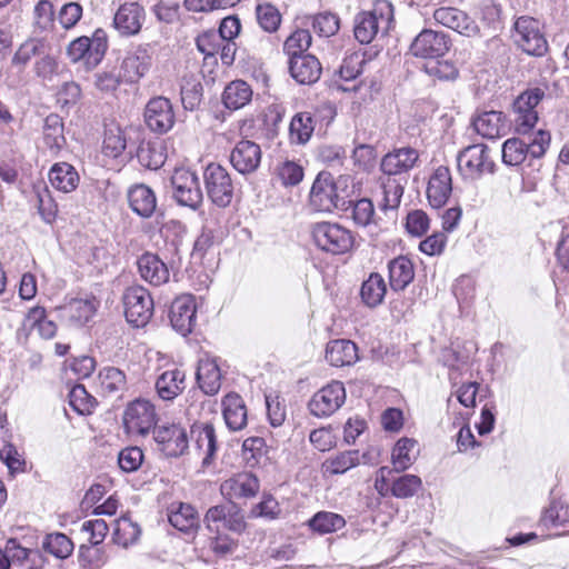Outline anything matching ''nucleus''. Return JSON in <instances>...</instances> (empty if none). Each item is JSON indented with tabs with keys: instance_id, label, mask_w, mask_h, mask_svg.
Returning <instances> with one entry per match:
<instances>
[{
	"instance_id": "nucleus-32",
	"label": "nucleus",
	"mask_w": 569,
	"mask_h": 569,
	"mask_svg": "<svg viewBox=\"0 0 569 569\" xmlns=\"http://www.w3.org/2000/svg\"><path fill=\"white\" fill-rule=\"evenodd\" d=\"M326 359L335 367L353 365L358 360L357 346L346 339L332 340L327 345Z\"/></svg>"
},
{
	"instance_id": "nucleus-42",
	"label": "nucleus",
	"mask_w": 569,
	"mask_h": 569,
	"mask_svg": "<svg viewBox=\"0 0 569 569\" xmlns=\"http://www.w3.org/2000/svg\"><path fill=\"white\" fill-rule=\"evenodd\" d=\"M386 292L385 279L381 274L373 272L363 281L360 296L366 306L375 308L383 301Z\"/></svg>"
},
{
	"instance_id": "nucleus-34",
	"label": "nucleus",
	"mask_w": 569,
	"mask_h": 569,
	"mask_svg": "<svg viewBox=\"0 0 569 569\" xmlns=\"http://www.w3.org/2000/svg\"><path fill=\"white\" fill-rule=\"evenodd\" d=\"M128 201L132 211L142 218H150L157 208V199L153 191L144 184H137L130 188Z\"/></svg>"
},
{
	"instance_id": "nucleus-33",
	"label": "nucleus",
	"mask_w": 569,
	"mask_h": 569,
	"mask_svg": "<svg viewBox=\"0 0 569 569\" xmlns=\"http://www.w3.org/2000/svg\"><path fill=\"white\" fill-rule=\"evenodd\" d=\"M389 283L392 290H405L415 278V267L412 261L405 257L399 256L388 263Z\"/></svg>"
},
{
	"instance_id": "nucleus-25",
	"label": "nucleus",
	"mask_w": 569,
	"mask_h": 569,
	"mask_svg": "<svg viewBox=\"0 0 569 569\" xmlns=\"http://www.w3.org/2000/svg\"><path fill=\"white\" fill-rule=\"evenodd\" d=\"M222 415L231 431L242 430L248 422V411L241 396L236 392L226 395L222 399Z\"/></svg>"
},
{
	"instance_id": "nucleus-22",
	"label": "nucleus",
	"mask_w": 569,
	"mask_h": 569,
	"mask_svg": "<svg viewBox=\"0 0 569 569\" xmlns=\"http://www.w3.org/2000/svg\"><path fill=\"white\" fill-rule=\"evenodd\" d=\"M220 491L228 501L240 498H251L259 491V480L250 472H240L224 480Z\"/></svg>"
},
{
	"instance_id": "nucleus-37",
	"label": "nucleus",
	"mask_w": 569,
	"mask_h": 569,
	"mask_svg": "<svg viewBox=\"0 0 569 569\" xmlns=\"http://www.w3.org/2000/svg\"><path fill=\"white\" fill-rule=\"evenodd\" d=\"M49 181L56 190L68 193L78 187L79 174L71 164L58 162L49 171Z\"/></svg>"
},
{
	"instance_id": "nucleus-8",
	"label": "nucleus",
	"mask_w": 569,
	"mask_h": 569,
	"mask_svg": "<svg viewBox=\"0 0 569 569\" xmlns=\"http://www.w3.org/2000/svg\"><path fill=\"white\" fill-rule=\"evenodd\" d=\"M203 180L209 199L218 207L229 206L233 197V183L226 168L209 163L203 172Z\"/></svg>"
},
{
	"instance_id": "nucleus-55",
	"label": "nucleus",
	"mask_w": 569,
	"mask_h": 569,
	"mask_svg": "<svg viewBox=\"0 0 569 569\" xmlns=\"http://www.w3.org/2000/svg\"><path fill=\"white\" fill-rule=\"evenodd\" d=\"M276 177L284 187L297 186L303 179V168L295 161L286 160L276 167Z\"/></svg>"
},
{
	"instance_id": "nucleus-61",
	"label": "nucleus",
	"mask_w": 569,
	"mask_h": 569,
	"mask_svg": "<svg viewBox=\"0 0 569 569\" xmlns=\"http://www.w3.org/2000/svg\"><path fill=\"white\" fill-rule=\"evenodd\" d=\"M69 403L81 415L90 413L96 405V399L88 393L82 385H76L69 392Z\"/></svg>"
},
{
	"instance_id": "nucleus-36",
	"label": "nucleus",
	"mask_w": 569,
	"mask_h": 569,
	"mask_svg": "<svg viewBox=\"0 0 569 569\" xmlns=\"http://www.w3.org/2000/svg\"><path fill=\"white\" fill-rule=\"evenodd\" d=\"M350 217L353 222L369 230L371 236H378L380 227L375 218V207L370 199L363 198L356 202L350 201Z\"/></svg>"
},
{
	"instance_id": "nucleus-63",
	"label": "nucleus",
	"mask_w": 569,
	"mask_h": 569,
	"mask_svg": "<svg viewBox=\"0 0 569 569\" xmlns=\"http://www.w3.org/2000/svg\"><path fill=\"white\" fill-rule=\"evenodd\" d=\"M143 452L139 447H127L118 455V463L122 471L134 472L143 462Z\"/></svg>"
},
{
	"instance_id": "nucleus-52",
	"label": "nucleus",
	"mask_w": 569,
	"mask_h": 569,
	"mask_svg": "<svg viewBox=\"0 0 569 569\" xmlns=\"http://www.w3.org/2000/svg\"><path fill=\"white\" fill-rule=\"evenodd\" d=\"M311 44V34L306 29H298L292 32L283 44V51L288 56L289 60L295 57L305 56V51Z\"/></svg>"
},
{
	"instance_id": "nucleus-44",
	"label": "nucleus",
	"mask_w": 569,
	"mask_h": 569,
	"mask_svg": "<svg viewBox=\"0 0 569 569\" xmlns=\"http://www.w3.org/2000/svg\"><path fill=\"white\" fill-rule=\"evenodd\" d=\"M126 375L116 367H106L98 375V386L104 395L124 390Z\"/></svg>"
},
{
	"instance_id": "nucleus-29",
	"label": "nucleus",
	"mask_w": 569,
	"mask_h": 569,
	"mask_svg": "<svg viewBox=\"0 0 569 569\" xmlns=\"http://www.w3.org/2000/svg\"><path fill=\"white\" fill-rule=\"evenodd\" d=\"M186 389V372L179 368L163 371L156 381V390L162 400H173Z\"/></svg>"
},
{
	"instance_id": "nucleus-26",
	"label": "nucleus",
	"mask_w": 569,
	"mask_h": 569,
	"mask_svg": "<svg viewBox=\"0 0 569 569\" xmlns=\"http://www.w3.org/2000/svg\"><path fill=\"white\" fill-rule=\"evenodd\" d=\"M138 270L141 278L152 286L168 282L170 272L167 264L153 253H144L138 259Z\"/></svg>"
},
{
	"instance_id": "nucleus-19",
	"label": "nucleus",
	"mask_w": 569,
	"mask_h": 569,
	"mask_svg": "<svg viewBox=\"0 0 569 569\" xmlns=\"http://www.w3.org/2000/svg\"><path fill=\"white\" fill-rule=\"evenodd\" d=\"M146 18L144 9L137 2L121 4L114 13L113 27L122 37L140 32Z\"/></svg>"
},
{
	"instance_id": "nucleus-56",
	"label": "nucleus",
	"mask_w": 569,
	"mask_h": 569,
	"mask_svg": "<svg viewBox=\"0 0 569 569\" xmlns=\"http://www.w3.org/2000/svg\"><path fill=\"white\" fill-rule=\"evenodd\" d=\"M313 119L310 113L296 114L290 122V134L299 143L307 142L313 132Z\"/></svg>"
},
{
	"instance_id": "nucleus-53",
	"label": "nucleus",
	"mask_w": 569,
	"mask_h": 569,
	"mask_svg": "<svg viewBox=\"0 0 569 569\" xmlns=\"http://www.w3.org/2000/svg\"><path fill=\"white\" fill-rule=\"evenodd\" d=\"M43 138L52 150H59L64 144L63 124L58 116H49L44 121Z\"/></svg>"
},
{
	"instance_id": "nucleus-50",
	"label": "nucleus",
	"mask_w": 569,
	"mask_h": 569,
	"mask_svg": "<svg viewBox=\"0 0 569 569\" xmlns=\"http://www.w3.org/2000/svg\"><path fill=\"white\" fill-rule=\"evenodd\" d=\"M196 446L204 455L202 463L209 465L217 451V438L213 426L206 425L198 430Z\"/></svg>"
},
{
	"instance_id": "nucleus-15",
	"label": "nucleus",
	"mask_w": 569,
	"mask_h": 569,
	"mask_svg": "<svg viewBox=\"0 0 569 569\" xmlns=\"http://www.w3.org/2000/svg\"><path fill=\"white\" fill-rule=\"evenodd\" d=\"M449 48L450 41L447 34L425 29L413 39L410 52L418 58L437 59L445 56Z\"/></svg>"
},
{
	"instance_id": "nucleus-41",
	"label": "nucleus",
	"mask_w": 569,
	"mask_h": 569,
	"mask_svg": "<svg viewBox=\"0 0 569 569\" xmlns=\"http://www.w3.org/2000/svg\"><path fill=\"white\" fill-rule=\"evenodd\" d=\"M360 463L358 450H347L327 458L322 463L325 475H342Z\"/></svg>"
},
{
	"instance_id": "nucleus-10",
	"label": "nucleus",
	"mask_w": 569,
	"mask_h": 569,
	"mask_svg": "<svg viewBox=\"0 0 569 569\" xmlns=\"http://www.w3.org/2000/svg\"><path fill=\"white\" fill-rule=\"evenodd\" d=\"M172 194L181 206L198 208L202 201V191L196 172L188 169H176L171 177Z\"/></svg>"
},
{
	"instance_id": "nucleus-31",
	"label": "nucleus",
	"mask_w": 569,
	"mask_h": 569,
	"mask_svg": "<svg viewBox=\"0 0 569 569\" xmlns=\"http://www.w3.org/2000/svg\"><path fill=\"white\" fill-rule=\"evenodd\" d=\"M475 130L487 139H497L506 133V119L500 111H483L473 119Z\"/></svg>"
},
{
	"instance_id": "nucleus-43",
	"label": "nucleus",
	"mask_w": 569,
	"mask_h": 569,
	"mask_svg": "<svg viewBox=\"0 0 569 569\" xmlns=\"http://www.w3.org/2000/svg\"><path fill=\"white\" fill-rule=\"evenodd\" d=\"M417 441L410 438L399 439L391 453L393 470L397 472L408 469L416 460Z\"/></svg>"
},
{
	"instance_id": "nucleus-45",
	"label": "nucleus",
	"mask_w": 569,
	"mask_h": 569,
	"mask_svg": "<svg viewBox=\"0 0 569 569\" xmlns=\"http://www.w3.org/2000/svg\"><path fill=\"white\" fill-rule=\"evenodd\" d=\"M46 51V43L42 39H28L14 52L11 63L19 70H23L30 60Z\"/></svg>"
},
{
	"instance_id": "nucleus-57",
	"label": "nucleus",
	"mask_w": 569,
	"mask_h": 569,
	"mask_svg": "<svg viewBox=\"0 0 569 569\" xmlns=\"http://www.w3.org/2000/svg\"><path fill=\"white\" fill-rule=\"evenodd\" d=\"M259 26L267 32H274L281 22L279 10L270 4H259L256 9Z\"/></svg>"
},
{
	"instance_id": "nucleus-59",
	"label": "nucleus",
	"mask_w": 569,
	"mask_h": 569,
	"mask_svg": "<svg viewBox=\"0 0 569 569\" xmlns=\"http://www.w3.org/2000/svg\"><path fill=\"white\" fill-rule=\"evenodd\" d=\"M53 6L48 0H40L34 7V32L43 33L53 27Z\"/></svg>"
},
{
	"instance_id": "nucleus-18",
	"label": "nucleus",
	"mask_w": 569,
	"mask_h": 569,
	"mask_svg": "<svg viewBox=\"0 0 569 569\" xmlns=\"http://www.w3.org/2000/svg\"><path fill=\"white\" fill-rule=\"evenodd\" d=\"M144 120L154 132H167L174 123V113L169 99L164 97L152 98L146 106Z\"/></svg>"
},
{
	"instance_id": "nucleus-49",
	"label": "nucleus",
	"mask_w": 569,
	"mask_h": 569,
	"mask_svg": "<svg viewBox=\"0 0 569 569\" xmlns=\"http://www.w3.org/2000/svg\"><path fill=\"white\" fill-rule=\"evenodd\" d=\"M127 139L118 126L108 127L104 131L102 151L107 157L118 158L124 151Z\"/></svg>"
},
{
	"instance_id": "nucleus-51",
	"label": "nucleus",
	"mask_w": 569,
	"mask_h": 569,
	"mask_svg": "<svg viewBox=\"0 0 569 569\" xmlns=\"http://www.w3.org/2000/svg\"><path fill=\"white\" fill-rule=\"evenodd\" d=\"M402 179L388 177L382 182V199L380 201V208L382 210L396 209L403 194Z\"/></svg>"
},
{
	"instance_id": "nucleus-46",
	"label": "nucleus",
	"mask_w": 569,
	"mask_h": 569,
	"mask_svg": "<svg viewBox=\"0 0 569 569\" xmlns=\"http://www.w3.org/2000/svg\"><path fill=\"white\" fill-rule=\"evenodd\" d=\"M137 158L141 166L152 170L164 163L162 147L158 142L142 141L138 147Z\"/></svg>"
},
{
	"instance_id": "nucleus-27",
	"label": "nucleus",
	"mask_w": 569,
	"mask_h": 569,
	"mask_svg": "<svg viewBox=\"0 0 569 569\" xmlns=\"http://www.w3.org/2000/svg\"><path fill=\"white\" fill-rule=\"evenodd\" d=\"M321 70L319 60L312 54L295 57L289 60L290 74L301 84L316 82L320 78Z\"/></svg>"
},
{
	"instance_id": "nucleus-58",
	"label": "nucleus",
	"mask_w": 569,
	"mask_h": 569,
	"mask_svg": "<svg viewBox=\"0 0 569 569\" xmlns=\"http://www.w3.org/2000/svg\"><path fill=\"white\" fill-rule=\"evenodd\" d=\"M108 531L109 527L103 519H91L81 525V533L91 546L102 543Z\"/></svg>"
},
{
	"instance_id": "nucleus-60",
	"label": "nucleus",
	"mask_w": 569,
	"mask_h": 569,
	"mask_svg": "<svg viewBox=\"0 0 569 569\" xmlns=\"http://www.w3.org/2000/svg\"><path fill=\"white\" fill-rule=\"evenodd\" d=\"M107 561L104 551L97 546L81 545L79 549V565L81 569H100Z\"/></svg>"
},
{
	"instance_id": "nucleus-13",
	"label": "nucleus",
	"mask_w": 569,
	"mask_h": 569,
	"mask_svg": "<svg viewBox=\"0 0 569 569\" xmlns=\"http://www.w3.org/2000/svg\"><path fill=\"white\" fill-rule=\"evenodd\" d=\"M545 97V90L535 87L522 92L513 103L516 113V129L519 133H528L538 121V113L535 108Z\"/></svg>"
},
{
	"instance_id": "nucleus-24",
	"label": "nucleus",
	"mask_w": 569,
	"mask_h": 569,
	"mask_svg": "<svg viewBox=\"0 0 569 569\" xmlns=\"http://www.w3.org/2000/svg\"><path fill=\"white\" fill-rule=\"evenodd\" d=\"M419 159V153L413 148H400L387 153L381 161V170L388 177L396 178L411 170Z\"/></svg>"
},
{
	"instance_id": "nucleus-62",
	"label": "nucleus",
	"mask_w": 569,
	"mask_h": 569,
	"mask_svg": "<svg viewBox=\"0 0 569 569\" xmlns=\"http://www.w3.org/2000/svg\"><path fill=\"white\" fill-rule=\"evenodd\" d=\"M313 31L321 37H331L336 34L340 28L338 16L331 12H323L311 18Z\"/></svg>"
},
{
	"instance_id": "nucleus-9",
	"label": "nucleus",
	"mask_w": 569,
	"mask_h": 569,
	"mask_svg": "<svg viewBox=\"0 0 569 569\" xmlns=\"http://www.w3.org/2000/svg\"><path fill=\"white\" fill-rule=\"evenodd\" d=\"M154 406L144 399L130 402L123 413V426L129 435L146 436L156 428Z\"/></svg>"
},
{
	"instance_id": "nucleus-21",
	"label": "nucleus",
	"mask_w": 569,
	"mask_h": 569,
	"mask_svg": "<svg viewBox=\"0 0 569 569\" xmlns=\"http://www.w3.org/2000/svg\"><path fill=\"white\" fill-rule=\"evenodd\" d=\"M452 191V180L449 168L439 166L430 176L427 187V198L432 208L443 207Z\"/></svg>"
},
{
	"instance_id": "nucleus-17",
	"label": "nucleus",
	"mask_w": 569,
	"mask_h": 569,
	"mask_svg": "<svg viewBox=\"0 0 569 569\" xmlns=\"http://www.w3.org/2000/svg\"><path fill=\"white\" fill-rule=\"evenodd\" d=\"M196 300L191 295L177 297L171 303L169 318L172 328L181 336L190 333L196 325Z\"/></svg>"
},
{
	"instance_id": "nucleus-40",
	"label": "nucleus",
	"mask_w": 569,
	"mask_h": 569,
	"mask_svg": "<svg viewBox=\"0 0 569 569\" xmlns=\"http://www.w3.org/2000/svg\"><path fill=\"white\" fill-rule=\"evenodd\" d=\"M345 526L346 519L341 515L331 511H318L308 520L310 530L320 536L337 532Z\"/></svg>"
},
{
	"instance_id": "nucleus-5",
	"label": "nucleus",
	"mask_w": 569,
	"mask_h": 569,
	"mask_svg": "<svg viewBox=\"0 0 569 569\" xmlns=\"http://www.w3.org/2000/svg\"><path fill=\"white\" fill-rule=\"evenodd\" d=\"M512 39L516 46L529 56L541 57L548 50L540 22L528 16H521L516 20Z\"/></svg>"
},
{
	"instance_id": "nucleus-64",
	"label": "nucleus",
	"mask_w": 569,
	"mask_h": 569,
	"mask_svg": "<svg viewBox=\"0 0 569 569\" xmlns=\"http://www.w3.org/2000/svg\"><path fill=\"white\" fill-rule=\"evenodd\" d=\"M89 67H96L102 60L107 49L108 40L103 30L98 29L92 38H89Z\"/></svg>"
},
{
	"instance_id": "nucleus-47",
	"label": "nucleus",
	"mask_w": 569,
	"mask_h": 569,
	"mask_svg": "<svg viewBox=\"0 0 569 569\" xmlns=\"http://www.w3.org/2000/svg\"><path fill=\"white\" fill-rule=\"evenodd\" d=\"M140 533L141 530L139 526L129 517L122 516L116 520L113 538L118 545L128 547L138 540Z\"/></svg>"
},
{
	"instance_id": "nucleus-2",
	"label": "nucleus",
	"mask_w": 569,
	"mask_h": 569,
	"mask_svg": "<svg viewBox=\"0 0 569 569\" xmlns=\"http://www.w3.org/2000/svg\"><path fill=\"white\" fill-rule=\"evenodd\" d=\"M550 133L538 130L535 136L528 139L511 138L502 144V161L508 166H518L528 157L540 158L550 144Z\"/></svg>"
},
{
	"instance_id": "nucleus-28",
	"label": "nucleus",
	"mask_w": 569,
	"mask_h": 569,
	"mask_svg": "<svg viewBox=\"0 0 569 569\" xmlns=\"http://www.w3.org/2000/svg\"><path fill=\"white\" fill-rule=\"evenodd\" d=\"M199 388L208 396H214L221 388V371L216 359L201 358L197 369Z\"/></svg>"
},
{
	"instance_id": "nucleus-30",
	"label": "nucleus",
	"mask_w": 569,
	"mask_h": 569,
	"mask_svg": "<svg viewBox=\"0 0 569 569\" xmlns=\"http://www.w3.org/2000/svg\"><path fill=\"white\" fill-rule=\"evenodd\" d=\"M168 520L172 527L184 533H193L199 527L198 512L189 503H172Z\"/></svg>"
},
{
	"instance_id": "nucleus-48",
	"label": "nucleus",
	"mask_w": 569,
	"mask_h": 569,
	"mask_svg": "<svg viewBox=\"0 0 569 569\" xmlns=\"http://www.w3.org/2000/svg\"><path fill=\"white\" fill-rule=\"evenodd\" d=\"M42 548L58 559H66L73 551V542L64 533L54 532L46 536Z\"/></svg>"
},
{
	"instance_id": "nucleus-39",
	"label": "nucleus",
	"mask_w": 569,
	"mask_h": 569,
	"mask_svg": "<svg viewBox=\"0 0 569 569\" xmlns=\"http://www.w3.org/2000/svg\"><path fill=\"white\" fill-rule=\"evenodd\" d=\"M252 99V89L243 80L231 81L223 90L222 101L227 109L238 110Z\"/></svg>"
},
{
	"instance_id": "nucleus-38",
	"label": "nucleus",
	"mask_w": 569,
	"mask_h": 569,
	"mask_svg": "<svg viewBox=\"0 0 569 569\" xmlns=\"http://www.w3.org/2000/svg\"><path fill=\"white\" fill-rule=\"evenodd\" d=\"M98 301L90 299H73L62 307V316L74 325L87 323L96 313Z\"/></svg>"
},
{
	"instance_id": "nucleus-4",
	"label": "nucleus",
	"mask_w": 569,
	"mask_h": 569,
	"mask_svg": "<svg viewBox=\"0 0 569 569\" xmlns=\"http://www.w3.org/2000/svg\"><path fill=\"white\" fill-rule=\"evenodd\" d=\"M458 171L465 180L475 181L495 171V162L483 143L462 149L457 157Z\"/></svg>"
},
{
	"instance_id": "nucleus-12",
	"label": "nucleus",
	"mask_w": 569,
	"mask_h": 569,
	"mask_svg": "<svg viewBox=\"0 0 569 569\" xmlns=\"http://www.w3.org/2000/svg\"><path fill=\"white\" fill-rule=\"evenodd\" d=\"M310 206L319 212H332L346 204L337 192V186L329 173H320L315 180L310 197Z\"/></svg>"
},
{
	"instance_id": "nucleus-54",
	"label": "nucleus",
	"mask_w": 569,
	"mask_h": 569,
	"mask_svg": "<svg viewBox=\"0 0 569 569\" xmlns=\"http://www.w3.org/2000/svg\"><path fill=\"white\" fill-rule=\"evenodd\" d=\"M422 481L416 475H403L392 481L391 495L396 498L406 499L413 497L421 488Z\"/></svg>"
},
{
	"instance_id": "nucleus-35",
	"label": "nucleus",
	"mask_w": 569,
	"mask_h": 569,
	"mask_svg": "<svg viewBox=\"0 0 569 569\" xmlns=\"http://www.w3.org/2000/svg\"><path fill=\"white\" fill-rule=\"evenodd\" d=\"M542 525L555 530L556 536L569 533V506L562 501H552L541 517Z\"/></svg>"
},
{
	"instance_id": "nucleus-1",
	"label": "nucleus",
	"mask_w": 569,
	"mask_h": 569,
	"mask_svg": "<svg viewBox=\"0 0 569 569\" xmlns=\"http://www.w3.org/2000/svg\"><path fill=\"white\" fill-rule=\"evenodd\" d=\"M393 23V6L389 0H376L370 10L355 17V38L362 44L372 42L379 34H386Z\"/></svg>"
},
{
	"instance_id": "nucleus-7",
	"label": "nucleus",
	"mask_w": 569,
	"mask_h": 569,
	"mask_svg": "<svg viewBox=\"0 0 569 569\" xmlns=\"http://www.w3.org/2000/svg\"><path fill=\"white\" fill-rule=\"evenodd\" d=\"M204 523L209 532L229 530L240 533L246 529L244 516L232 501L209 508L204 516Z\"/></svg>"
},
{
	"instance_id": "nucleus-6",
	"label": "nucleus",
	"mask_w": 569,
	"mask_h": 569,
	"mask_svg": "<svg viewBox=\"0 0 569 569\" xmlns=\"http://www.w3.org/2000/svg\"><path fill=\"white\" fill-rule=\"evenodd\" d=\"M124 316L133 327H144L153 315V299L142 286L127 288L122 296Z\"/></svg>"
},
{
	"instance_id": "nucleus-20",
	"label": "nucleus",
	"mask_w": 569,
	"mask_h": 569,
	"mask_svg": "<svg viewBox=\"0 0 569 569\" xmlns=\"http://www.w3.org/2000/svg\"><path fill=\"white\" fill-rule=\"evenodd\" d=\"M433 19L439 24L452 29L460 34L471 37L478 33V26L466 12L453 7H441L433 11Z\"/></svg>"
},
{
	"instance_id": "nucleus-14",
	"label": "nucleus",
	"mask_w": 569,
	"mask_h": 569,
	"mask_svg": "<svg viewBox=\"0 0 569 569\" xmlns=\"http://www.w3.org/2000/svg\"><path fill=\"white\" fill-rule=\"evenodd\" d=\"M153 440L166 457L182 456L189 447L186 429L176 423L153 428Z\"/></svg>"
},
{
	"instance_id": "nucleus-23",
	"label": "nucleus",
	"mask_w": 569,
	"mask_h": 569,
	"mask_svg": "<svg viewBox=\"0 0 569 569\" xmlns=\"http://www.w3.org/2000/svg\"><path fill=\"white\" fill-rule=\"evenodd\" d=\"M230 161L233 168L242 174L256 171L261 161L259 144L250 140L239 141L231 151Z\"/></svg>"
},
{
	"instance_id": "nucleus-3",
	"label": "nucleus",
	"mask_w": 569,
	"mask_h": 569,
	"mask_svg": "<svg viewBox=\"0 0 569 569\" xmlns=\"http://www.w3.org/2000/svg\"><path fill=\"white\" fill-rule=\"evenodd\" d=\"M311 234L315 244L331 254L347 253L355 244L352 232L339 223L318 222L312 226Z\"/></svg>"
},
{
	"instance_id": "nucleus-16",
	"label": "nucleus",
	"mask_w": 569,
	"mask_h": 569,
	"mask_svg": "<svg viewBox=\"0 0 569 569\" xmlns=\"http://www.w3.org/2000/svg\"><path fill=\"white\" fill-rule=\"evenodd\" d=\"M152 56L149 46L139 44L129 50L121 63V76L124 82H138L149 71Z\"/></svg>"
},
{
	"instance_id": "nucleus-11",
	"label": "nucleus",
	"mask_w": 569,
	"mask_h": 569,
	"mask_svg": "<svg viewBox=\"0 0 569 569\" xmlns=\"http://www.w3.org/2000/svg\"><path fill=\"white\" fill-rule=\"evenodd\" d=\"M346 401V389L342 382L332 381L318 390L309 400L308 408L312 416L329 417Z\"/></svg>"
}]
</instances>
